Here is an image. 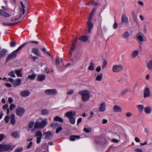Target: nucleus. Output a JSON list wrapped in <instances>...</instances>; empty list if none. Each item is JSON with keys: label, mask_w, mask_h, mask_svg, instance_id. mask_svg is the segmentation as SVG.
Wrapping results in <instances>:
<instances>
[{"label": "nucleus", "mask_w": 152, "mask_h": 152, "mask_svg": "<svg viewBox=\"0 0 152 152\" xmlns=\"http://www.w3.org/2000/svg\"><path fill=\"white\" fill-rule=\"evenodd\" d=\"M90 92L88 90H84L79 92V94L81 96L83 101L86 102L88 101L90 98Z\"/></svg>", "instance_id": "1"}, {"label": "nucleus", "mask_w": 152, "mask_h": 152, "mask_svg": "<svg viewBox=\"0 0 152 152\" xmlns=\"http://www.w3.org/2000/svg\"><path fill=\"white\" fill-rule=\"evenodd\" d=\"M27 43V42H26L19 46L16 50L13 51L6 58V62H7L9 60L13 59L15 58L19 51Z\"/></svg>", "instance_id": "2"}, {"label": "nucleus", "mask_w": 152, "mask_h": 152, "mask_svg": "<svg viewBox=\"0 0 152 152\" xmlns=\"http://www.w3.org/2000/svg\"><path fill=\"white\" fill-rule=\"evenodd\" d=\"M65 115L66 116L69 118L70 123L72 124H74L75 122V119L74 118L76 115L75 112L70 111L67 112Z\"/></svg>", "instance_id": "3"}, {"label": "nucleus", "mask_w": 152, "mask_h": 152, "mask_svg": "<svg viewBox=\"0 0 152 152\" xmlns=\"http://www.w3.org/2000/svg\"><path fill=\"white\" fill-rule=\"evenodd\" d=\"M123 69V66L122 65H115L113 66L112 71L114 73H118L121 72Z\"/></svg>", "instance_id": "4"}, {"label": "nucleus", "mask_w": 152, "mask_h": 152, "mask_svg": "<svg viewBox=\"0 0 152 152\" xmlns=\"http://www.w3.org/2000/svg\"><path fill=\"white\" fill-rule=\"evenodd\" d=\"M11 147L10 145L0 144V152H4V151H8L11 149Z\"/></svg>", "instance_id": "5"}, {"label": "nucleus", "mask_w": 152, "mask_h": 152, "mask_svg": "<svg viewBox=\"0 0 152 152\" xmlns=\"http://www.w3.org/2000/svg\"><path fill=\"white\" fill-rule=\"evenodd\" d=\"M136 37L137 40L140 44H141L143 41L145 42L146 41L144 36L141 33L138 34Z\"/></svg>", "instance_id": "6"}, {"label": "nucleus", "mask_w": 152, "mask_h": 152, "mask_svg": "<svg viewBox=\"0 0 152 152\" xmlns=\"http://www.w3.org/2000/svg\"><path fill=\"white\" fill-rule=\"evenodd\" d=\"M121 23L126 26H127L128 24V18L126 14L125 13H123L121 16Z\"/></svg>", "instance_id": "7"}, {"label": "nucleus", "mask_w": 152, "mask_h": 152, "mask_svg": "<svg viewBox=\"0 0 152 152\" xmlns=\"http://www.w3.org/2000/svg\"><path fill=\"white\" fill-rule=\"evenodd\" d=\"M57 91L55 89H48L45 91L44 93L47 95H53L55 94Z\"/></svg>", "instance_id": "8"}, {"label": "nucleus", "mask_w": 152, "mask_h": 152, "mask_svg": "<svg viewBox=\"0 0 152 152\" xmlns=\"http://www.w3.org/2000/svg\"><path fill=\"white\" fill-rule=\"evenodd\" d=\"M25 112V110L21 107L18 108L16 109V114L18 116H21Z\"/></svg>", "instance_id": "9"}, {"label": "nucleus", "mask_w": 152, "mask_h": 152, "mask_svg": "<svg viewBox=\"0 0 152 152\" xmlns=\"http://www.w3.org/2000/svg\"><path fill=\"white\" fill-rule=\"evenodd\" d=\"M106 104L105 102H102L100 105L99 110L100 112H103L106 110Z\"/></svg>", "instance_id": "10"}, {"label": "nucleus", "mask_w": 152, "mask_h": 152, "mask_svg": "<svg viewBox=\"0 0 152 152\" xmlns=\"http://www.w3.org/2000/svg\"><path fill=\"white\" fill-rule=\"evenodd\" d=\"M91 20L88 19L87 21V26L88 27V31L89 33L91 32V30L93 27V25L92 23L91 22Z\"/></svg>", "instance_id": "11"}, {"label": "nucleus", "mask_w": 152, "mask_h": 152, "mask_svg": "<svg viewBox=\"0 0 152 152\" xmlns=\"http://www.w3.org/2000/svg\"><path fill=\"white\" fill-rule=\"evenodd\" d=\"M44 135H45V138L48 139H50L53 136V134L51 132L48 131L44 133Z\"/></svg>", "instance_id": "12"}, {"label": "nucleus", "mask_w": 152, "mask_h": 152, "mask_svg": "<svg viewBox=\"0 0 152 152\" xmlns=\"http://www.w3.org/2000/svg\"><path fill=\"white\" fill-rule=\"evenodd\" d=\"M139 53V50H133L132 52L131 55L132 58H136L138 56Z\"/></svg>", "instance_id": "13"}, {"label": "nucleus", "mask_w": 152, "mask_h": 152, "mask_svg": "<svg viewBox=\"0 0 152 152\" xmlns=\"http://www.w3.org/2000/svg\"><path fill=\"white\" fill-rule=\"evenodd\" d=\"M113 111L115 113H121L122 109L119 106L115 105L114 106L113 108Z\"/></svg>", "instance_id": "14"}, {"label": "nucleus", "mask_w": 152, "mask_h": 152, "mask_svg": "<svg viewBox=\"0 0 152 152\" xmlns=\"http://www.w3.org/2000/svg\"><path fill=\"white\" fill-rule=\"evenodd\" d=\"M30 92L27 90H25L22 91L20 93V95L23 97H26L29 95Z\"/></svg>", "instance_id": "15"}, {"label": "nucleus", "mask_w": 152, "mask_h": 152, "mask_svg": "<svg viewBox=\"0 0 152 152\" xmlns=\"http://www.w3.org/2000/svg\"><path fill=\"white\" fill-rule=\"evenodd\" d=\"M21 80L20 78L17 79L14 82L13 85V86L16 87L19 86L21 83Z\"/></svg>", "instance_id": "16"}, {"label": "nucleus", "mask_w": 152, "mask_h": 152, "mask_svg": "<svg viewBox=\"0 0 152 152\" xmlns=\"http://www.w3.org/2000/svg\"><path fill=\"white\" fill-rule=\"evenodd\" d=\"M7 50L5 49H2L0 52V59L2 58L6 55Z\"/></svg>", "instance_id": "17"}, {"label": "nucleus", "mask_w": 152, "mask_h": 152, "mask_svg": "<svg viewBox=\"0 0 152 152\" xmlns=\"http://www.w3.org/2000/svg\"><path fill=\"white\" fill-rule=\"evenodd\" d=\"M40 123L41 126V128H43L48 123L47 119L46 118H45L43 119Z\"/></svg>", "instance_id": "18"}, {"label": "nucleus", "mask_w": 152, "mask_h": 152, "mask_svg": "<svg viewBox=\"0 0 152 152\" xmlns=\"http://www.w3.org/2000/svg\"><path fill=\"white\" fill-rule=\"evenodd\" d=\"M152 109V107H146L144 108V112L146 114H150L151 112Z\"/></svg>", "instance_id": "19"}, {"label": "nucleus", "mask_w": 152, "mask_h": 152, "mask_svg": "<svg viewBox=\"0 0 152 152\" xmlns=\"http://www.w3.org/2000/svg\"><path fill=\"white\" fill-rule=\"evenodd\" d=\"M150 94V89L148 88H146L145 89L144 94V97H148Z\"/></svg>", "instance_id": "20"}, {"label": "nucleus", "mask_w": 152, "mask_h": 152, "mask_svg": "<svg viewBox=\"0 0 152 152\" xmlns=\"http://www.w3.org/2000/svg\"><path fill=\"white\" fill-rule=\"evenodd\" d=\"M0 15L3 16L7 18H8L10 16V15L1 10H0Z\"/></svg>", "instance_id": "21"}, {"label": "nucleus", "mask_w": 152, "mask_h": 152, "mask_svg": "<svg viewBox=\"0 0 152 152\" xmlns=\"http://www.w3.org/2000/svg\"><path fill=\"white\" fill-rule=\"evenodd\" d=\"M147 66L149 70H152V60L148 61L146 63Z\"/></svg>", "instance_id": "22"}, {"label": "nucleus", "mask_w": 152, "mask_h": 152, "mask_svg": "<svg viewBox=\"0 0 152 152\" xmlns=\"http://www.w3.org/2000/svg\"><path fill=\"white\" fill-rule=\"evenodd\" d=\"M10 121L12 125H14L15 124V116L14 114H12L11 115Z\"/></svg>", "instance_id": "23"}, {"label": "nucleus", "mask_w": 152, "mask_h": 152, "mask_svg": "<svg viewBox=\"0 0 152 152\" xmlns=\"http://www.w3.org/2000/svg\"><path fill=\"white\" fill-rule=\"evenodd\" d=\"M32 51L37 56H40V54L39 52L38 49L36 48H33L32 49Z\"/></svg>", "instance_id": "24"}, {"label": "nucleus", "mask_w": 152, "mask_h": 152, "mask_svg": "<svg viewBox=\"0 0 152 152\" xmlns=\"http://www.w3.org/2000/svg\"><path fill=\"white\" fill-rule=\"evenodd\" d=\"M88 37L86 36L83 35L80 37L79 39L83 42H86L88 39Z\"/></svg>", "instance_id": "25"}, {"label": "nucleus", "mask_w": 152, "mask_h": 152, "mask_svg": "<svg viewBox=\"0 0 152 152\" xmlns=\"http://www.w3.org/2000/svg\"><path fill=\"white\" fill-rule=\"evenodd\" d=\"M45 78V75H39L37 76V79L39 81H42L44 80Z\"/></svg>", "instance_id": "26"}, {"label": "nucleus", "mask_w": 152, "mask_h": 152, "mask_svg": "<svg viewBox=\"0 0 152 152\" xmlns=\"http://www.w3.org/2000/svg\"><path fill=\"white\" fill-rule=\"evenodd\" d=\"M34 122L33 121H31L29 122L28 124V129H27L28 131H29L31 129H32L33 126H34Z\"/></svg>", "instance_id": "27"}, {"label": "nucleus", "mask_w": 152, "mask_h": 152, "mask_svg": "<svg viewBox=\"0 0 152 152\" xmlns=\"http://www.w3.org/2000/svg\"><path fill=\"white\" fill-rule=\"evenodd\" d=\"M54 120L55 121H58L61 123L63 122V119L59 116L55 117L54 118Z\"/></svg>", "instance_id": "28"}, {"label": "nucleus", "mask_w": 152, "mask_h": 152, "mask_svg": "<svg viewBox=\"0 0 152 152\" xmlns=\"http://www.w3.org/2000/svg\"><path fill=\"white\" fill-rule=\"evenodd\" d=\"M34 128L35 129L37 128H41V126L40 123L39 121L36 122L34 124Z\"/></svg>", "instance_id": "29"}, {"label": "nucleus", "mask_w": 152, "mask_h": 152, "mask_svg": "<svg viewBox=\"0 0 152 152\" xmlns=\"http://www.w3.org/2000/svg\"><path fill=\"white\" fill-rule=\"evenodd\" d=\"M103 77V75L102 74L97 75L96 78V80L98 81H100Z\"/></svg>", "instance_id": "30"}, {"label": "nucleus", "mask_w": 152, "mask_h": 152, "mask_svg": "<svg viewBox=\"0 0 152 152\" xmlns=\"http://www.w3.org/2000/svg\"><path fill=\"white\" fill-rule=\"evenodd\" d=\"M60 126L59 124L57 122H54L51 124V126L53 129H55Z\"/></svg>", "instance_id": "31"}, {"label": "nucleus", "mask_w": 152, "mask_h": 152, "mask_svg": "<svg viewBox=\"0 0 152 152\" xmlns=\"http://www.w3.org/2000/svg\"><path fill=\"white\" fill-rule=\"evenodd\" d=\"M20 3H21V5L22 6V7L23 8H22L20 9V11L21 12V13L22 14V15H24V13H25V6L23 4L22 2L21 1L20 2Z\"/></svg>", "instance_id": "32"}, {"label": "nucleus", "mask_w": 152, "mask_h": 152, "mask_svg": "<svg viewBox=\"0 0 152 152\" xmlns=\"http://www.w3.org/2000/svg\"><path fill=\"white\" fill-rule=\"evenodd\" d=\"M80 137L79 136H71L70 137V140L71 141H73L76 140V139H79Z\"/></svg>", "instance_id": "33"}, {"label": "nucleus", "mask_w": 152, "mask_h": 152, "mask_svg": "<svg viewBox=\"0 0 152 152\" xmlns=\"http://www.w3.org/2000/svg\"><path fill=\"white\" fill-rule=\"evenodd\" d=\"M36 75L35 74H33L31 75H29L28 76V78L31 80H34L36 77Z\"/></svg>", "instance_id": "34"}, {"label": "nucleus", "mask_w": 152, "mask_h": 152, "mask_svg": "<svg viewBox=\"0 0 152 152\" xmlns=\"http://www.w3.org/2000/svg\"><path fill=\"white\" fill-rule=\"evenodd\" d=\"M21 70L20 69L15 71V73L18 77H21L22 76V74L21 72Z\"/></svg>", "instance_id": "35"}, {"label": "nucleus", "mask_w": 152, "mask_h": 152, "mask_svg": "<svg viewBox=\"0 0 152 152\" xmlns=\"http://www.w3.org/2000/svg\"><path fill=\"white\" fill-rule=\"evenodd\" d=\"M49 111L46 109H43L41 110V113L42 115H46L48 114Z\"/></svg>", "instance_id": "36"}, {"label": "nucleus", "mask_w": 152, "mask_h": 152, "mask_svg": "<svg viewBox=\"0 0 152 152\" xmlns=\"http://www.w3.org/2000/svg\"><path fill=\"white\" fill-rule=\"evenodd\" d=\"M94 64L93 62H91L88 67V69L90 70H93L94 69Z\"/></svg>", "instance_id": "37"}, {"label": "nucleus", "mask_w": 152, "mask_h": 152, "mask_svg": "<svg viewBox=\"0 0 152 152\" xmlns=\"http://www.w3.org/2000/svg\"><path fill=\"white\" fill-rule=\"evenodd\" d=\"M129 35V32L128 31L125 32L123 35V38L124 39H127Z\"/></svg>", "instance_id": "38"}, {"label": "nucleus", "mask_w": 152, "mask_h": 152, "mask_svg": "<svg viewBox=\"0 0 152 152\" xmlns=\"http://www.w3.org/2000/svg\"><path fill=\"white\" fill-rule=\"evenodd\" d=\"M76 45H74V44H72V45L70 48V51L69 52V54H71L73 53Z\"/></svg>", "instance_id": "39"}, {"label": "nucleus", "mask_w": 152, "mask_h": 152, "mask_svg": "<svg viewBox=\"0 0 152 152\" xmlns=\"http://www.w3.org/2000/svg\"><path fill=\"white\" fill-rule=\"evenodd\" d=\"M137 108L138 109L139 111L140 112H142L144 109V106L141 104L137 105Z\"/></svg>", "instance_id": "40"}, {"label": "nucleus", "mask_w": 152, "mask_h": 152, "mask_svg": "<svg viewBox=\"0 0 152 152\" xmlns=\"http://www.w3.org/2000/svg\"><path fill=\"white\" fill-rule=\"evenodd\" d=\"M129 90L128 88H126L122 90L121 93V95H123L126 94L129 91Z\"/></svg>", "instance_id": "41"}, {"label": "nucleus", "mask_w": 152, "mask_h": 152, "mask_svg": "<svg viewBox=\"0 0 152 152\" xmlns=\"http://www.w3.org/2000/svg\"><path fill=\"white\" fill-rule=\"evenodd\" d=\"M36 136L37 137H42V132L40 131H38L36 132Z\"/></svg>", "instance_id": "42"}, {"label": "nucleus", "mask_w": 152, "mask_h": 152, "mask_svg": "<svg viewBox=\"0 0 152 152\" xmlns=\"http://www.w3.org/2000/svg\"><path fill=\"white\" fill-rule=\"evenodd\" d=\"M84 132L87 133L90 132L91 131V128H87L85 127L84 129Z\"/></svg>", "instance_id": "43"}, {"label": "nucleus", "mask_w": 152, "mask_h": 152, "mask_svg": "<svg viewBox=\"0 0 152 152\" xmlns=\"http://www.w3.org/2000/svg\"><path fill=\"white\" fill-rule=\"evenodd\" d=\"M95 8H94L92 11L91 12L90 14V15L88 19H89V20H92V17L93 16V15L94 12V11L95 10Z\"/></svg>", "instance_id": "44"}, {"label": "nucleus", "mask_w": 152, "mask_h": 152, "mask_svg": "<svg viewBox=\"0 0 152 152\" xmlns=\"http://www.w3.org/2000/svg\"><path fill=\"white\" fill-rule=\"evenodd\" d=\"M17 23H2V25L4 26H11L12 25H14V24H15Z\"/></svg>", "instance_id": "45"}, {"label": "nucleus", "mask_w": 152, "mask_h": 152, "mask_svg": "<svg viewBox=\"0 0 152 152\" xmlns=\"http://www.w3.org/2000/svg\"><path fill=\"white\" fill-rule=\"evenodd\" d=\"M107 62L106 60H104L103 61V65L102 66V68L103 69H105L107 65Z\"/></svg>", "instance_id": "46"}, {"label": "nucleus", "mask_w": 152, "mask_h": 152, "mask_svg": "<svg viewBox=\"0 0 152 152\" xmlns=\"http://www.w3.org/2000/svg\"><path fill=\"white\" fill-rule=\"evenodd\" d=\"M8 75L12 77H15V76L14 72L13 71H11L9 72L8 73Z\"/></svg>", "instance_id": "47"}, {"label": "nucleus", "mask_w": 152, "mask_h": 152, "mask_svg": "<svg viewBox=\"0 0 152 152\" xmlns=\"http://www.w3.org/2000/svg\"><path fill=\"white\" fill-rule=\"evenodd\" d=\"M12 135L13 137L15 138L18 137V134L17 132H15L12 134Z\"/></svg>", "instance_id": "48"}, {"label": "nucleus", "mask_w": 152, "mask_h": 152, "mask_svg": "<svg viewBox=\"0 0 152 152\" xmlns=\"http://www.w3.org/2000/svg\"><path fill=\"white\" fill-rule=\"evenodd\" d=\"M9 120V117L8 115H6L4 118V120L6 123H7Z\"/></svg>", "instance_id": "49"}, {"label": "nucleus", "mask_w": 152, "mask_h": 152, "mask_svg": "<svg viewBox=\"0 0 152 152\" xmlns=\"http://www.w3.org/2000/svg\"><path fill=\"white\" fill-rule=\"evenodd\" d=\"M42 50L43 51H44L47 54H48V55L49 56H51V55H50V54L46 50V49L45 48H42Z\"/></svg>", "instance_id": "50"}, {"label": "nucleus", "mask_w": 152, "mask_h": 152, "mask_svg": "<svg viewBox=\"0 0 152 152\" xmlns=\"http://www.w3.org/2000/svg\"><path fill=\"white\" fill-rule=\"evenodd\" d=\"M62 129V127H59L57 128L56 130V133H58Z\"/></svg>", "instance_id": "51"}, {"label": "nucleus", "mask_w": 152, "mask_h": 152, "mask_svg": "<svg viewBox=\"0 0 152 152\" xmlns=\"http://www.w3.org/2000/svg\"><path fill=\"white\" fill-rule=\"evenodd\" d=\"M23 149L22 148L20 147L17 149L14 152H21L23 151Z\"/></svg>", "instance_id": "52"}, {"label": "nucleus", "mask_w": 152, "mask_h": 152, "mask_svg": "<svg viewBox=\"0 0 152 152\" xmlns=\"http://www.w3.org/2000/svg\"><path fill=\"white\" fill-rule=\"evenodd\" d=\"M62 59L61 58L60 59H56V62L57 64H59L62 61Z\"/></svg>", "instance_id": "53"}, {"label": "nucleus", "mask_w": 152, "mask_h": 152, "mask_svg": "<svg viewBox=\"0 0 152 152\" xmlns=\"http://www.w3.org/2000/svg\"><path fill=\"white\" fill-rule=\"evenodd\" d=\"M15 107V106L13 104H11L10 107V110H12Z\"/></svg>", "instance_id": "54"}, {"label": "nucleus", "mask_w": 152, "mask_h": 152, "mask_svg": "<svg viewBox=\"0 0 152 152\" xmlns=\"http://www.w3.org/2000/svg\"><path fill=\"white\" fill-rule=\"evenodd\" d=\"M74 92V91L73 90H69L67 92V94L69 95H71Z\"/></svg>", "instance_id": "55"}, {"label": "nucleus", "mask_w": 152, "mask_h": 152, "mask_svg": "<svg viewBox=\"0 0 152 152\" xmlns=\"http://www.w3.org/2000/svg\"><path fill=\"white\" fill-rule=\"evenodd\" d=\"M124 78H121L117 80V81L119 83H123L124 82Z\"/></svg>", "instance_id": "56"}, {"label": "nucleus", "mask_w": 152, "mask_h": 152, "mask_svg": "<svg viewBox=\"0 0 152 152\" xmlns=\"http://www.w3.org/2000/svg\"><path fill=\"white\" fill-rule=\"evenodd\" d=\"M42 137H37V143L38 144L39 143L41 140Z\"/></svg>", "instance_id": "57"}, {"label": "nucleus", "mask_w": 152, "mask_h": 152, "mask_svg": "<svg viewBox=\"0 0 152 152\" xmlns=\"http://www.w3.org/2000/svg\"><path fill=\"white\" fill-rule=\"evenodd\" d=\"M16 45V42H11L10 43V46L11 47H15Z\"/></svg>", "instance_id": "58"}, {"label": "nucleus", "mask_w": 152, "mask_h": 152, "mask_svg": "<svg viewBox=\"0 0 152 152\" xmlns=\"http://www.w3.org/2000/svg\"><path fill=\"white\" fill-rule=\"evenodd\" d=\"M139 18L142 21H143L145 19V17L142 15H139Z\"/></svg>", "instance_id": "59"}, {"label": "nucleus", "mask_w": 152, "mask_h": 152, "mask_svg": "<svg viewBox=\"0 0 152 152\" xmlns=\"http://www.w3.org/2000/svg\"><path fill=\"white\" fill-rule=\"evenodd\" d=\"M4 136V135L2 134H0V142L3 140Z\"/></svg>", "instance_id": "60"}, {"label": "nucleus", "mask_w": 152, "mask_h": 152, "mask_svg": "<svg viewBox=\"0 0 152 152\" xmlns=\"http://www.w3.org/2000/svg\"><path fill=\"white\" fill-rule=\"evenodd\" d=\"M132 115V113L130 112H127L126 113V115L127 117H129Z\"/></svg>", "instance_id": "61"}, {"label": "nucleus", "mask_w": 152, "mask_h": 152, "mask_svg": "<svg viewBox=\"0 0 152 152\" xmlns=\"http://www.w3.org/2000/svg\"><path fill=\"white\" fill-rule=\"evenodd\" d=\"M33 143L31 141L29 142V144L27 146V147L28 148H30L32 146Z\"/></svg>", "instance_id": "62"}, {"label": "nucleus", "mask_w": 152, "mask_h": 152, "mask_svg": "<svg viewBox=\"0 0 152 152\" xmlns=\"http://www.w3.org/2000/svg\"><path fill=\"white\" fill-rule=\"evenodd\" d=\"M134 140L137 142H140V140L138 137H135L134 138Z\"/></svg>", "instance_id": "63"}, {"label": "nucleus", "mask_w": 152, "mask_h": 152, "mask_svg": "<svg viewBox=\"0 0 152 152\" xmlns=\"http://www.w3.org/2000/svg\"><path fill=\"white\" fill-rule=\"evenodd\" d=\"M135 152H143L142 150L141 149L137 148L135 150Z\"/></svg>", "instance_id": "64"}]
</instances>
